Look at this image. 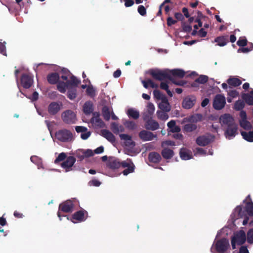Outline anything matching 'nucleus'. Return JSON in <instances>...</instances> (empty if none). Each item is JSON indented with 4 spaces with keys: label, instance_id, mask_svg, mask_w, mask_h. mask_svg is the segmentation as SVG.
Instances as JSON below:
<instances>
[{
    "label": "nucleus",
    "instance_id": "f257e3e1",
    "mask_svg": "<svg viewBox=\"0 0 253 253\" xmlns=\"http://www.w3.org/2000/svg\"><path fill=\"white\" fill-rule=\"evenodd\" d=\"M152 77L158 81H164L166 79L171 80V76H170L169 70H160L159 69H150L148 72Z\"/></svg>",
    "mask_w": 253,
    "mask_h": 253
},
{
    "label": "nucleus",
    "instance_id": "f03ea898",
    "mask_svg": "<svg viewBox=\"0 0 253 253\" xmlns=\"http://www.w3.org/2000/svg\"><path fill=\"white\" fill-rule=\"evenodd\" d=\"M61 118L63 122L66 124L71 125L76 123V114L71 110L64 111L61 114Z\"/></svg>",
    "mask_w": 253,
    "mask_h": 253
},
{
    "label": "nucleus",
    "instance_id": "7ed1b4c3",
    "mask_svg": "<svg viewBox=\"0 0 253 253\" xmlns=\"http://www.w3.org/2000/svg\"><path fill=\"white\" fill-rule=\"evenodd\" d=\"M74 205L71 200H67L65 202L60 204L59 206V211L57 212V215L61 220V217L64 216L61 215L60 211L68 213L73 211Z\"/></svg>",
    "mask_w": 253,
    "mask_h": 253
},
{
    "label": "nucleus",
    "instance_id": "20e7f679",
    "mask_svg": "<svg viewBox=\"0 0 253 253\" xmlns=\"http://www.w3.org/2000/svg\"><path fill=\"white\" fill-rule=\"evenodd\" d=\"M55 137L58 140L66 142L72 140L73 135L70 131L67 129H62L56 132Z\"/></svg>",
    "mask_w": 253,
    "mask_h": 253
},
{
    "label": "nucleus",
    "instance_id": "39448f33",
    "mask_svg": "<svg viewBox=\"0 0 253 253\" xmlns=\"http://www.w3.org/2000/svg\"><path fill=\"white\" fill-rule=\"evenodd\" d=\"M229 246V241L225 238L218 240L215 244V250L219 253H225Z\"/></svg>",
    "mask_w": 253,
    "mask_h": 253
},
{
    "label": "nucleus",
    "instance_id": "423d86ee",
    "mask_svg": "<svg viewBox=\"0 0 253 253\" xmlns=\"http://www.w3.org/2000/svg\"><path fill=\"white\" fill-rule=\"evenodd\" d=\"M226 104L225 97L221 94H217L214 98L213 107L217 110L222 109Z\"/></svg>",
    "mask_w": 253,
    "mask_h": 253
},
{
    "label": "nucleus",
    "instance_id": "0eeeda50",
    "mask_svg": "<svg viewBox=\"0 0 253 253\" xmlns=\"http://www.w3.org/2000/svg\"><path fill=\"white\" fill-rule=\"evenodd\" d=\"M92 117L90 119V123L95 128H103L105 124L100 118L99 112H95L92 113Z\"/></svg>",
    "mask_w": 253,
    "mask_h": 253
},
{
    "label": "nucleus",
    "instance_id": "6e6552de",
    "mask_svg": "<svg viewBox=\"0 0 253 253\" xmlns=\"http://www.w3.org/2000/svg\"><path fill=\"white\" fill-rule=\"evenodd\" d=\"M76 161V159L73 156H69L67 157L65 161L63 162L61 166L63 168L66 172H68L73 170V167Z\"/></svg>",
    "mask_w": 253,
    "mask_h": 253
},
{
    "label": "nucleus",
    "instance_id": "1a4fd4ad",
    "mask_svg": "<svg viewBox=\"0 0 253 253\" xmlns=\"http://www.w3.org/2000/svg\"><path fill=\"white\" fill-rule=\"evenodd\" d=\"M219 122L221 126H223L225 125L227 126H229L234 124H236L234 119L229 114H224L222 115L219 118Z\"/></svg>",
    "mask_w": 253,
    "mask_h": 253
},
{
    "label": "nucleus",
    "instance_id": "9d476101",
    "mask_svg": "<svg viewBox=\"0 0 253 253\" xmlns=\"http://www.w3.org/2000/svg\"><path fill=\"white\" fill-rule=\"evenodd\" d=\"M33 83V77L29 74H23L21 78V84L22 86L26 89L29 88Z\"/></svg>",
    "mask_w": 253,
    "mask_h": 253
},
{
    "label": "nucleus",
    "instance_id": "9b49d317",
    "mask_svg": "<svg viewBox=\"0 0 253 253\" xmlns=\"http://www.w3.org/2000/svg\"><path fill=\"white\" fill-rule=\"evenodd\" d=\"M62 103H58L57 102H51L47 108L48 113L50 115H56L61 109Z\"/></svg>",
    "mask_w": 253,
    "mask_h": 253
},
{
    "label": "nucleus",
    "instance_id": "f8f14e48",
    "mask_svg": "<svg viewBox=\"0 0 253 253\" xmlns=\"http://www.w3.org/2000/svg\"><path fill=\"white\" fill-rule=\"evenodd\" d=\"M238 125L234 124L229 126H227L224 132L225 137L228 139L234 137L237 134Z\"/></svg>",
    "mask_w": 253,
    "mask_h": 253
},
{
    "label": "nucleus",
    "instance_id": "ddd939ff",
    "mask_svg": "<svg viewBox=\"0 0 253 253\" xmlns=\"http://www.w3.org/2000/svg\"><path fill=\"white\" fill-rule=\"evenodd\" d=\"M138 135L139 138L143 141H151L154 138L157 137V135L154 134L151 131L146 130L140 131Z\"/></svg>",
    "mask_w": 253,
    "mask_h": 253
},
{
    "label": "nucleus",
    "instance_id": "4468645a",
    "mask_svg": "<svg viewBox=\"0 0 253 253\" xmlns=\"http://www.w3.org/2000/svg\"><path fill=\"white\" fill-rule=\"evenodd\" d=\"M232 239H234L238 245H242L246 242V237L245 232L243 230H240L236 233L232 237Z\"/></svg>",
    "mask_w": 253,
    "mask_h": 253
},
{
    "label": "nucleus",
    "instance_id": "2eb2a0df",
    "mask_svg": "<svg viewBox=\"0 0 253 253\" xmlns=\"http://www.w3.org/2000/svg\"><path fill=\"white\" fill-rule=\"evenodd\" d=\"M196 102V97L194 96L185 97L182 102V107L186 109L191 108Z\"/></svg>",
    "mask_w": 253,
    "mask_h": 253
},
{
    "label": "nucleus",
    "instance_id": "dca6fc26",
    "mask_svg": "<svg viewBox=\"0 0 253 253\" xmlns=\"http://www.w3.org/2000/svg\"><path fill=\"white\" fill-rule=\"evenodd\" d=\"M196 142L199 146H206L211 142V138L210 136H199L197 138Z\"/></svg>",
    "mask_w": 253,
    "mask_h": 253
},
{
    "label": "nucleus",
    "instance_id": "f3484780",
    "mask_svg": "<svg viewBox=\"0 0 253 253\" xmlns=\"http://www.w3.org/2000/svg\"><path fill=\"white\" fill-rule=\"evenodd\" d=\"M119 137L122 140L125 141V145L127 147H134L135 142L132 140V137L127 134H120Z\"/></svg>",
    "mask_w": 253,
    "mask_h": 253
},
{
    "label": "nucleus",
    "instance_id": "a211bd4d",
    "mask_svg": "<svg viewBox=\"0 0 253 253\" xmlns=\"http://www.w3.org/2000/svg\"><path fill=\"white\" fill-rule=\"evenodd\" d=\"M158 107L162 111L169 112L171 110V106L167 97H164L158 104Z\"/></svg>",
    "mask_w": 253,
    "mask_h": 253
},
{
    "label": "nucleus",
    "instance_id": "6ab92c4d",
    "mask_svg": "<svg viewBox=\"0 0 253 253\" xmlns=\"http://www.w3.org/2000/svg\"><path fill=\"white\" fill-rule=\"evenodd\" d=\"M241 97L246 104L253 106V89L249 93H243Z\"/></svg>",
    "mask_w": 253,
    "mask_h": 253
},
{
    "label": "nucleus",
    "instance_id": "aec40b11",
    "mask_svg": "<svg viewBox=\"0 0 253 253\" xmlns=\"http://www.w3.org/2000/svg\"><path fill=\"white\" fill-rule=\"evenodd\" d=\"M159 127V123L155 120L152 119L149 120L145 123V128L147 130H156Z\"/></svg>",
    "mask_w": 253,
    "mask_h": 253
},
{
    "label": "nucleus",
    "instance_id": "412c9836",
    "mask_svg": "<svg viewBox=\"0 0 253 253\" xmlns=\"http://www.w3.org/2000/svg\"><path fill=\"white\" fill-rule=\"evenodd\" d=\"M179 155L181 159L184 160H188L192 158L191 151L183 147L180 149Z\"/></svg>",
    "mask_w": 253,
    "mask_h": 253
},
{
    "label": "nucleus",
    "instance_id": "4be33fe9",
    "mask_svg": "<svg viewBox=\"0 0 253 253\" xmlns=\"http://www.w3.org/2000/svg\"><path fill=\"white\" fill-rule=\"evenodd\" d=\"M230 88L236 87L240 85L242 81L236 77H230L226 81Z\"/></svg>",
    "mask_w": 253,
    "mask_h": 253
},
{
    "label": "nucleus",
    "instance_id": "5701e85b",
    "mask_svg": "<svg viewBox=\"0 0 253 253\" xmlns=\"http://www.w3.org/2000/svg\"><path fill=\"white\" fill-rule=\"evenodd\" d=\"M101 135L105 138L108 141L111 143H114L116 141V138L114 134L107 129H103L101 131Z\"/></svg>",
    "mask_w": 253,
    "mask_h": 253
},
{
    "label": "nucleus",
    "instance_id": "b1692460",
    "mask_svg": "<svg viewBox=\"0 0 253 253\" xmlns=\"http://www.w3.org/2000/svg\"><path fill=\"white\" fill-rule=\"evenodd\" d=\"M169 72L171 77L173 78L177 77L178 78H182L185 75V72L184 70L180 69H174L173 70H169Z\"/></svg>",
    "mask_w": 253,
    "mask_h": 253
},
{
    "label": "nucleus",
    "instance_id": "393cba45",
    "mask_svg": "<svg viewBox=\"0 0 253 253\" xmlns=\"http://www.w3.org/2000/svg\"><path fill=\"white\" fill-rule=\"evenodd\" d=\"M149 161L153 163H158L161 160L162 158L161 155L157 152H152L148 155Z\"/></svg>",
    "mask_w": 253,
    "mask_h": 253
},
{
    "label": "nucleus",
    "instance_id": "a878e982",
    "mask_svg": "<svg viewBox=\"0 0 253 253\" xmlns=\"http://www.w3.org/2000/svg\"><path fill=\"white\" fill-rule=\"evenodd\" d=\"M107 166L111 169H117L121 167V162L118 159H110L108 162Z\"/></svg>",
    "mask_w": 253,
    "mask_h": 253
},
{
    "label": "nucleus",
    "instance_id": "bb28decb",
    "mask_svg": "<svg viewBox=\"0 0 253 253\" xmlns=\"http://www.w3.org/2000/svg\"><path fill=\"white\" fill-rule=\"evenodd\" d=\"M59 80V76L57 73H52L47 76V80L51 84H55L58 83Z\"/></svg>",
    "mask_w": 253,
    "mask_h": 253
},
{
    "label": "nucleus",
    "instance_id": "cd10ccee",
    "mask_svg": "<svg viewBox=\"0 0 253 253\" xmlns=\"http://www.w3.org/2000/svg\"><path fill=\"white\" fill-rule=\"evenodd\" d=\"M228 42V36H219L214 39V42H216L217 45L220 46L225 45Z\"/></svg>",
    "mask_w": 253,
    "mask_h": 253
},
{
    "label": "nucleus",
    "instance_id": "c85d7f7f",
    "mask_svg": "<svg viewBox=\"0 0 253 253\" xmlns=\"http://www.w3.org/2000/svg\"><path fill=\"white\" fill-rule=\"evenodd\" d=\"M111 128L115 134H118L119 132L125 131V127L122 125H119L116 122H113L111 124Z\"/></svg>",
    "mask_w": 253,
    "mask_h": 253
},
{
    "label": "nucleus",
    "instance_id": "c756f323",
    "mask_svg": "<svg viewBox=\"0 0 253 253\" xmlns=\"http://www.w3.org/2000/svg\"><path fill=\"white\" fill-rule=\"evenodd\" d=\"M235 211H236V212H238V215L239 217H241V218H242L243 217H245V218L243 221V224L244 225H246L248 223L249 218L248 216L245 215L244 211H243L242 207L240 206H237L236 207V208L235 209Z\"/></svg>",
    "mask_w": 253,
    "mask_h": 253
},
{
    "label": "nucleus",
    "instance_id": "7c9ffc66",
    "mask_svg": "<svg viewBox=\"0 0 253 253\" xmlns=\"http://www.w3.org/2000/svg\"><path fill=\"white\" fill-rule=\"evenodd\" d=\"M85 213L86 214L87 213L86 211L83 210L76 211L73 214L72 217L74 219H76L80 221H84L85 219L84 218Z\"/></svg>",
    "mask_w": 253,
    "mask_h": 253
},
{
    "label": "nucleus",
    "instance_id": "2f4dec72",
    "mask_svg": "<svg viewBox=\"0 0 253 253\" xmlns=\"http://www.w3.org/2000/svg\"><path fill=\"white\" fill-rule=\"evenodd\" d=\"M161 154L164 159H170L173 156L174 152L171 149L164 148L161 152Z\"/></svg>",
    "mask_w": 253,
    "mask_h": 253
},
{
    "label": "nucleus",
    "instance_id": "473e14b6",
    "mask_svg": "<svg viewBox=\"0 0 253 253\" xmlns=\"http://www.w3.org/2000/svg\"><path fill=\"white\" fill-rule=\"evenodd\" d=\"M93 108L92 103L90 101L86 102L83 106V111L84 113L86 115H89L93 113Z\"/></svg>",
    "mask_w": 253,
    "mask_h": 253
},
{
    "label": "nucleus",
    "instance_id": "72a5a7b5",
    "mask_svg": "<svg viewBox=\"0 0 253 253\" xmlns=\"http://www.w3.org/2000/svg\"><path fill=\"white\" fill-rule=\"evenodd\" d=\"M167 126L172 132H179L180 131V127L176 125V122L174 120H171L168 122Z\"/></svg>",
    "mask_w": 253,
    "mask_h": 253
},
{
    "label": "nucleus",
    "instance_id": "f704fd0d",
    "mask_svg": "<svg viewBox=\"0 0 253 253\" xmlns=\"http://www.w3.org/2000/svg\"><path fill=\"white\" fill-rule=\"evenodd\" d=\"M197 128V126L196 124L190 123L185 124L183 127V130L185 132H191L195 131Z\"/></svg>",
    "mask_w": 253,
    "mask_h": 253
},
{
    "label": "nucleus",
    "instance_id": "c9c22d12",
    "mask_svg": "<svg viewBox=\"0 0 253 253\" xmlns=\"http://www.w3.org/2000/svg\"><path fill=\"white\" fill-rule=\"evenodd\" d=\"M202 115L200 114H196L190 116L188 118H186L187 121L189 123H193L195 124L198 122H200L202 119Z\"/></svg>",
    "mask_w": 253,
    "mask_h": 253
},
{
    "label": "nucleus",
    "instance_id": "e433bc0d",
    "mask_svg": "<svg viewBox=\"0 0 253 253\" xmlns=\"http://www.w3.org/2000/svg\"><path fill=\"white\" fill-rule=\"evenodd\" d=\"M144 87L148 88L149 86L153 88H157L158 85L154 83L151 79H148L146 80H142L141 81Z\"/></svg>",
    "mask_w": 253,
    "mask_h": 253
},
{
    "label": "nucleus",
    "instance_id": "4c0bfd02",
    "mask_svg": "<svg viewBox=\"0 0 253 253\" xmlns=\"http://www.w3.org/2000/svg\"><path fill=\"white\" fill-rule=\"evenodd\" d=\"M70 80L67 81L69 86L71 85L73 87H76L81 83V81L72 74L70 77Z\"/></svg>",
    "mask_w": 253,
    "mask_h": 253
},
{
    "label": "nucleus",
    "instance_id": "58836bf2",
    "mask_svg": "<svg viewBox=\"0 0 253 253\" xmlns=\"http://www.w3.org/2000/svg\"><path fill=\"white\" fill-rule=\"evenodd\" d=\"M241 135L243 138L248 142H253V130L249 132L242 131Z\"/></svg>",
    "mask_w": 253,
    "mask_h": 253
},
{
    "label": "nucleus",
    "instance_id": "ea45409f",
    "mask_svg": "<svg viewBox=\"0 0 253 253\" xmlns=\"http://www.w3.org/2000/svg\"><path fill=\"white\" fill-rule=\"evenodd\" d=\"M245 209L249 216H253V202L252 201L246 202Z\"/></svg>",
    "mask_w": 253,
    "mask_h": 253
},
{
    "label": "nucleus",
    "instance_id": "a19ab883",
    "mask_svg": "<svg viewBox=\"0 0 253 253\" xmlns=\"http://www.w3.org/2000/svg\"><path fill=\"white\" fill-rule=\"evenodd\" d=\"M69 85L67 82H58L57 84V89L61 93H65L66 92V88L68 87Z\"/></svg>",
    "mask_w": 253,
    "mask_h": 253
},
{
    "label": "nucleus",
    "instance_id": "79ce46f5",
    "mask_svg": "<svg viewBox=\"0 0 253 253\" xmlns=\"http://www.w3.org/2000/svg\"><path fill=\"white\" fill-rule=\"evenodd\" d=\"M245 103L243 100H238L236 101L234 103V109L236 111L243 110L245 106Z\"/></svg>",
    "mask_w": 253,
    "mask_h": 253
},
{
    "label": "nucleus",
    "instance_id": "37998d69",
    "mask_svg": "<svg viewBox=\"0 0 253 253\" xmlns=\"http://www.w3.org/2000/svg\"><path fill=\"white\" fill-rule=\"evenodd\" d=\"M127 114L129 118L134 119H137L139 117V113L138 111L133 109H129L127 110Z\"/></svg>",
    "mask_w": 253,
    "mask_h": 253
},
{
    "label": "nucleus",
    "instance_id": "c03bdc74",
    "mask_svg": "<svg viewBox=\"0 0 253 253\" xmlns=\"http://www.w3.org/2000/svg\"><path fill=\"white\" fill-rule=\"evenodd\" d=\"M240 126L246 130H249L252 128V125L250 122L246 120H240Z\"/></svg>",
    "mask_w": 253,
    "mask_h": 253
},
{
    "label": "nucleus",
    "instance_id": "a18cd8bd",
    "mask_svg": "<svg viewBox=\"0 0 253 253\" xmlns=\"http://www.w3.org/2000/svg\"><path fill=\"white\" fill-rule=\"evenodd\" d=\"M102 116L104 120L107 121H109L110 119L111 116L109 107L106 106H104L102 108Z\"/></svg>",
    "mask_w": 253,
    "mask_h": 253
},
{
    "label": "nucleus",
    "instance_id": "49530a36",
    "mask_svg": "<svg viewBox=\"0 0 253 253\" xmlns=\"http://www.w3.org/2000/svg\"><path fill=\"white\" fill-rule=\"evenodd\" d=\"M68 97L71 99H74L77 96V89L76 87H70L67 93Z\"/></svg>",
    "mask_w": 253,
    "mask_h": 253
},
{
    "label": "nucleus",
    "instance_id": "de8ad7c7",
    "mask_svg": "<svg viewBox=\"0 0 253 253\" xmlns=\"http://www.w3.org/2000/svg\"><path fill=\"white\" fill-rule=\"evenodd\" d=\"M168 112H166L164 111L158 110L157 112V115L158 118L160 120L163 121H166L169 119V115L167 114Z\"/></svg>",
    "mask_w": 253,
    "mask_h": 253
},
{
    "label": "nucleus",
    "instance_id": "09e8293b",
    "mask_svg": "<svg viewBox=\"0 0 253 253\" xmlns=\"http://www.w3.org/2000/svg\"><path fill=\"white\" fill-rule=\"evenodd\" d=\"M160 88L162 89L166 90L167 94L169 97L172 96V92L169 89V85L167 83L161 82V83L160 84Z\"/></svg>",
    "mask_w": 253,
    "mask_h": 253
},
{
    "label": "nucleus",
    "instance_id": "8fccbe9b",
    "mask_svg": "<svg viewBox=\"0 0 253 253\" xmlns=\"http://www.w3.org/2000/svg\"><path fill=\"white\" fill-rule=\"evenodd\" d=\"M153 95L154 98L158 100H162L164 97H167L165 94H163L160 90L157 89L153 91Z\"/></svg>",
    "mask_w": 253,
    "mask_h": 253
},
{
    "label": "nucleus",
    "instance_id": "3c124183",
    "mask_svg": "<svg viewBox=\"0 0 253 253\" xmlns=\"http://www.w3.org/2000/svg\"><path fill=\"white\" fill-rule=\"evenodd\" d=\"M253 49V44L252 43H250L248 47H242L238 49V52H243V53H247L251 51H252Z\"/></svg>",
    "mask_w": 253,
    "mask_h": 253
},
{
    "label": "nucleus",
    "instance_id": "603ef678",
    "mask_svg": "<svg viewBox=\"0 0 253 253\" xmlns=\"http://www.w3.org/2000/svg\"><path fill=\"white\" fill-rule=\"evenodd\" d=\"M74 154L76 157L79 159L80 161L83 160L85 158L84 150L79 149L77 150Z\"/></svg>",
    "mask_w": 253,
    "mask_h": 253
},
{
    "label": "nucleus",
    "instance_id": "864d4df0",
    "mask_svg": "<svg viewBox=\"0 0 253 253\" xmlns=\"http://www.w3.org/2000/svg\"><path fill=\"white\" fill-rule=\"evenodd\" d=\"M124 124L127 128L131 130L134 129L136 127L135 123L131 121H126Z\"/></svg>",
    "mask_w": 253,
    "mask_h": 253
},
{
    "label": "nucleus",
    "instance_id": "5fc2aeb1",
    "mask_svg": "<svg viewBox=\"0 0 253 253\" xmlns=\"http://www.w3.org/2000/svg\"><path fill=\"white\" fill-rule=\"evenodd\" d=\"M135 166L133 163L131 165L127 167L126 169L123 170L122 173L124 175H127L129 173H132L134 171Z\"/></svg>",
    "mask_w": 253,
    "mask_h": 253
},
{
    "label": "nucleus",
    "instance_id": "6e6d98bb",
    "mask_svg": "<svg viewBox=\"0 0 253 253\" xmlns=\"http://www.w3.org/2000/svg\"><path fill=\"white\" fill-rule=\"evenodd\" d=\"M208 81V77L205 75H201L196 80V82L201 84H204L206 83Z\"/></svg>",
    "mask_w": 253,
    "mask_h": 253
},
{
    "label": "nucleus",
    "instance_id": "4d7b16f0",
    "mask_svg": "<svg viewBox=\"0 0 253 253\" xmlns=\"http://www.w3.org/2000/svg\"><path fill=\"white\" fill-rule=\"evenodd\" d=\"M248 41L245 37H240L237 42L238 46L244 47L247 45Z\"/></svg>",
    "mask_w": 253,
    "mask_h": 253
},
{
    "label": "nucleus",
    "instance_id": "13d9d810",
    "mask_svg": "<svg viewBox=\"0 0 253 253\" xmlns=\"http://www.w3.org/2000/svg\"><path fill=\"white\" fill-rule=\"evenodd\" d=\"M66 158L67 156L66 154L64 152L61 153L55 160L54 163L57 164L60 162L64 161Z\"/></svg>",
    "mask_w": 253,
    "mask_h": 253
},
{
    "label": "nucleus",
    "instance_id": "bf43d9fd",
    "mask_svg": "<svg viewBox=\"0 0 253 253\" xmlns=\"http://www.w3.org/2000/svg\"><path fill=\"white\" fill-rule=\"evenodd\" d=\"M247 241L250 244L253 243V229H250L247 232Z\"/></svg>",
    "mask_w": 253,
    "mask_h": 253
},
{
    "label": "nucleus",
    "instance_id": "052dcab7",
    "mask_svg": "<svg viewBox=\"0 0 253 253\" xmlns=\"http://www.w3.org/2000/svg\"><path fill=\"white\" fill-rule=\"evenodd\" d=\"M5 44L6 42H0V53L2 54L4 56L7 55Z\"/></svg>",
    "mask_w": 253,
    "mask_h": 253
},
{
    "label": "nucleus",
    "instance_id": "680f3d73",
    "mask_svg": "<svg viewBox=\"0 0 253 253\" xmlns=\"http://www.w3.org/2000/svg\"><path fill=\"white\" fill-rule=\"evenodd\" d=\"M147 113L153 114L155 111V107L154 104L151 102H149L147 106Z\"/></svg>",
    "mask_w": 253,
    "mask_h": 253
},
{
    "label": "nucleus",
    "instance_id": "e2e57ef3",
    "mask_svg": "<svg viewBox=\"0 0 253 253\" xmlns=\"http://www.w3.org/2000/svg\"><path fill=\"white\" fill-rule=\"evenodd\" d=\"M138 12L142 16H145L146 14V9L145 7L140 5L138 7Z\"/></svg>",
    "mask_w": 253,
    "mask_h": 253
},
{
    "label": "nucleus",
    "instance_id": "0e129e2a",
    "mask_svg": "<svg viewBox=\"0 0 253 253\" xmlns=\"http://www.w3.org/2000/svg\"><path fill=\"white\" fill-rule=\"evenodd\" d=\"M182 28L183 31L185 32L189 33L192 31V26L189 25H187L185 23H182Z\"/></svg>",
    "mask_w": 253,
    "mask_h": 253
},
{
    "label": "nucleus",
    "instance_id": "69168bd1",
    "mask_svg": "<svg viewBox=\"0 0 253 253\" xmlns=\"http://www.w3.org/2000/svg\"><path fill=\"white\" fill-rule=\"evenodd\" d=\"M153 115L148 113H145L143 115V119L145 122V123L147 122L149 120H152Z\"/></svg>",
    "mask_w": 253,
    "mask_h": 253
},
{
    "label": "nucleus",
    "instance_id": "338daca9",
    "mask_svg": "<svg viewBox=\"0 0 253 253\" xmlns=\"http://www.w3.org/2000/svg\"><path fill=\"white\" fill-rule=\"evenodd\" d=\"M228 95L232 98H235L239 95V92L236 90H231L228 91Z\"/></svg>",
    "mask_w": 253,
    "mask_h": 253
},
{
    "label": "nucleus",
    "instance_id": "774afa93",
    "mask_svg": "<svg viewBox=\"0 0 253 253\" xmlns=\"http://www.w3.org/2000/svg\"><path fill=\"white\" fill-rule=\"evenodd\" d=\"M86 93L90 96H93L95 91L92 86H88L86 90Z\"/></svg>",
    "mask_w": 253,
    "mask_h": 253
}]
</instances>
